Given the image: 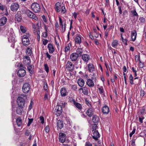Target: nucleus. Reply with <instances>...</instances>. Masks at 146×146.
<instances>
[{
  "instance_id": "c9c22d12",
  "label": "nucleus",
  "mask_w": 146,
  "mask_h": 146,
  "mask_svg": "<svg viewBox=\"0 0 146 146\" xmlns=\"http://www.w3.org/2000/svg\"><path fill=\"white\" fill-rule=\"evenodd\" d=\"M76 51L77 52V53L80 56H81L82 53V48H78L77 49Z\"/></svg>"
},
{
  "instance_id": "4c0bfd02",
  "label": "nucleus",
  "mask_w": 146,
  "mask_h": 146,
  "mask_svg": "<svg viewBox=\"0 0 146 146\" xmlns=\"http://www.w3.org/2000/svg\"><path fill=\"white\" fill-rule=\"evenodd\" d=\"M32 51L31 49L29 48H28L27 49L26 52V53L29 56H30L31 55L32 53Z\"/></svg>"
},
{
  "instance_id": "4468645a",
  "label": "nucleus",
  "mask_w": 146,
  "mask_h": 146,
  "mask_svg": "<svg viewBox=\"0 0 146 146\" xmlns=\"http://www.w3.org/2000/svg\"><path fill=\"white\" fill-rule=\"evenodd\" d=\"M61 95L62 97L65 96L67 94V92L66 89L65 88H62L60 91Z\"/></svg>"
},
{
  "instance_id": "a211bd4d",
  "label": "nucleus",
  "mask_w": 146,
  "mask_h": 146,
  "mask_svg": "<svg viewBox=\"0 0 146 146\" xmlns=\"http://www.w3.org/2000/svg\"><path fill=\"white\" fill-rule=\"evenodd\" d=\"M86 84L90 87H93L94 86V84L92 80L90 79H88L86 82Z\"/></svg>"
},
{
  "instance_id": "1a4fd4ad",
  "label": "nucleus",
  "mask_w": 146,
  "mask_h": 146,
  "mask_svg": "<svg viewBox=\"0 0 146 146\" xmlns=\"http://www.w3.org/2000/svg\"><path fill=\"white\" fill-rule=\"evenodd\" d=\"M79 56L78 54L77 53L72 54L70 56V58L72 61H76Z\"/></svg>"
},
{
  "instance_id": "a18cd8bd",
  "label": "nucleus",
  "mask_w": 146,
  "mask_h": 146,
  "mask_svg": "<svg viewBox=\"0 0 146 146\" xmlns=\"http://www.w3.org/2000/svg\"><path fill=\"white\" fill-rule=\"evenodd\" d=\"M139 19L141 23H143L145 21V18L143 17H140Z\"/></svg>"
},
{
  "instance_id": "9d476101",
  "label": "nucleus",
  "mask_w": 146,
  "mask_h": 146,
  "mask_svg": "<svg viewBox=\"0 0 146 146\" xmlns=\"http://www.w3.org/2000/svg\"><path fill=\"white\" fill-rule=\"evenodd\" d=\"M33 29L34 33L35 34L40 33V28L38 24H37L36 25H33Z\"/></svg>"
},
{
  "instance_id": "8fccbe9b",
  "label": "nucleus",
  "mask_w": 146,
  "mask_h": 146,
  "mask_svg": "<svg viewBox=\"0 0 146 146\" xmlns=\"http://www.w3.org/2000/svg\"><path fill=\"white\" fill-rule=\"evenodd\" d=\"M61 13H64L66 12L65 7L64 6H62L61 7Z\"/></svg>"
},
{
  "instance_id": "f03ea898",
  "label": "nucleus",
  "mask_w": 146,
  "mask_h": 146,
  "mask_svg": "<svg viewBox=\"0 0 146 146\" xmlns=\"http://www.w3.org/2000/svg\"><path fill=\"white\" fill-rule=\"evenodd\" d=\"M31 8L32 10L35 13L39 12L40 9L39 5L36 3H33L32 4Z\"/></svg>"
},
{
  "instance_id": "13d9d810",
  "label": "nucleus",
  "mask_w": 146,
  "mask_h": 146,
  "mask_svg": "<svg viewBox=\"0 0 146 146\" xmlns=\"http://www.w3.org/2000/svg\"><path fill=\"white\" fill-rule=\"evenodd\" d=\"M118 9L119 10V13L120 15H121L122 14V11L121 10V7L120 6H119L118 7Z\"/></svg>"
},
{
  "instance_id": "f8f14e48",
  "label": "nucleus",
  "mask_w": 146,
  "mask_h": 146,
  "mask_svg": "<svg viewBox=\"0 0 146 146\" xmlns=\"http://www.w3.org/2000/svg\"><path fill=\"white\" fill-rule=\"evenodd\" d=\"M100 137V135L98 131L97 130L94 131L93 133V135L92 138L96 140H97L98 138Z\"/></svg>"
},
{
  "instance_id": "774afa93",
  "label": "nucleus",
  "mask_w": 146,
  "mask_h": 146,
  "mask_svg": "<svg viewBox=\"0 0 146 146\" xmlns=\"http://www.w3.org/2000/svg\"><path fill=\"white\" fill-rule=\"evenodd\" d=\"M97 126L96 125H95L94 126H93V130L96 131V129H97Z\"/></svg>"
},
{
  "instance_id": "cd10ccee",
  "label": "nucleus",
  "mask_w": 146,
  "mask_h": 146,
  "mask_svg": "<svg viewBox=\"0 0 146 146\" xmlns=\"http://www.w3.org/2000/svg\"><path fill=\"white\" fill-rule=\"evenodd\" d=\"M88 70L90 72L94 71V65L92 64H89L88 65Z\"/></svg>"
},
{
  "instance_id": "c85d7f7f",
  "label": "nucleus",
  "mask_w": 146,
  "mask_h": 146,
  "mask_svg": "<svg viewBox=\"0 0 146 146\" xmlns=\"http://www.w3.org/2000/svg\"><path fill=\"white\" fill-rule=\"evenodd\" d=\"M16 122L18 126L20 127L22 123V121L20 117H19L16 119Z\"/></svg>"
},
{
  "instance_id": "39448f33",
  "label": "nucleus",
  "mask_w": 146,
  "mask_h": 146,
  "mask_svg": "<svg viewBox=\"0 0 146 146\" xmlns=\"http://www.w3.org/2000/svg\"><path fill=\"white\" fill-rule=\"evenodd\" d=\"M59 139L61 142H64L66 139V135L63 133H60L59 134Z\"/></svg>"
},
{
  "instance_id": "b1692460",
  "label": "nucleus",
  "mask_w": 146,
  "mask_h": 146,
  "mask_svg": "<svg viewBox=\"0 0 146 146\" xmlns=\"http://www.w3.org/2000/svg\"><path fill=\"white\" fill-rule=\"evenodd\" d=\"M22 42L25 46H27L29 44V41L28 38H25L22 39Z\"/></svg>"
},
{
  "instance_id": "e433bc0d",
  "label": "nucleus",
  "mask_w": 146,
  "mask_h": 146,
  "mask_svg": "<svg viewBox=\"0 0 146 146\" xmlns=\"http://www.w3.org/2000/svg\"><path fill=\"white\" fill-rule=\"evenodd\" d=\"M112 46L113 47H115L117 46L118 44V42L117 40H114L112 42Z\"/></svg>"
},
{
  "instance_id": "393cba45",
  "label": "nucleus",
  "mask_w": 146,
  "mask_h": 146,
  "mask_svg": "<svg viewBox=\"0 0 146 146\" xmlns=\"http://www.w3.org/2000/svg\"><path fill=\"white\" fill-rule=\"evenodd\" d=\"M75 42L76 43L80 44L81 42V38L79 36H77L75 39Z\"/></svg>"
},
{
  "instance_id": "680f3d73",
  "label": "nucleus",
  "mask_w": 146,
  "mask_h": 146,
  "mask_svg": "<svg viewBox=\"0 0 146 146\" xmlns=\"http://www.w3.org/2000/svg\"><path fill=\"white\" fill-rule=\"evenodd\" d=\"M46 57L48 58L49 60H50V58L51 56L48 53V52H47L46 53Z\"/></svg>"
},
{
  "instance_id": "0eeeda50",
  "label": "nucleus",
  "mask_w": 146,
  "mask_h": 146,
  "mask_svg": "<svg viewBox=\"0 0 146 146\" xmlns=\"http://www.w3.org/2000/svg\"><path fill=\"white\" fill-rule=\"evenodd\" d=\"M26 74V71L23 69H20L17 72V74L19 76L22 77L24 76Z\"/></svg>"
},
{
  "instance_id": "c756f323",
  "label": "nucleus",
  "mask_w": 146,
  "mask_h": 146,
  "mask_svg": "<svg viewBox=\"0 0 146 146\" xmlns=\"http://www.w3.org/2000/svg\"><path fill=\"white\" fill-rule=\"evenodd\" d=\"M30 73L32 74L33 73V69H34V66L32 65H29L27 67Z\"/></svg>"
},
{
  "instance_id": "4be33fe9",
  "label": "nucleus",
  "mask_w": 146,
  "mask_h": 146,
  "mask_svg": "<svg viewBox=\"0 0 146 146\" xmlns=\"http://www.w3.org/2000/svg\"><path fill=\"white\" fill-rule=\"evenodd\" d=\"M77 83L80 86L82 87L84 85L85 82L83 79L82 78H80L78 80Z\"/></svg>"
},
{
  "instance_id": "6ab92c4d",
  "label": "nucleus",
  "mask_w": 146,
  "mask_h": 146,
  "mask_svg": "<svg viewBox=\"0 0 146 146\" xmlns=\"http://www.w3.org/2000/svg\"><path fill=\"white\" fill-rule=\"evenodd\" d=\"M63 121L62 120H59L57 122V126L58 128L60 129L62 128L63 127Z\"/></svg>"
},
{
  "instance_id": "c03bdc74",
  "label": "nucleus",
  "mask_w": 146,
  "mask_h": 146,
  "mask_svg": "<svg viewBox=\"0 0 146 146\" xmlns=\"http://www.w3.org/2000/svg\"><path fill=\"white\" fill-rule=\"evenodd\" d=\"M71 89L74 91H76L77 89V86L76 85H73L71 86Z\"/></svg>"
},
{
  "instance_id": "0e129e2a",
  "label": "nucleus",
  "mask_w": 146,
  "mask_h": 146,
  "mask_svg": "<svg viewBox=\"0 0 146 146\" xmlns=\"http://www.w3.org/2000/svg\"><path fill=\"white\" fill-rule=\"evenodd\" d=\"M4 8L3 7V5L1 4V3H0V9L3 11L4 10Z\"/></svg>"
},
{
  "instance_id": "aec40b11",
  "label": "nucleus",
  "mask_w": 146,
  "mask_h": 146,
  "mask_svg": "<svg viewBox=\"0 0 146 146\" xmlns=\"http://www.w3.org/2000/svg\"><path fill=\"white\" fill-rule=\"evenodd\" d=\"M48 47L50 53H52L54 51V49L52 44L50 43L48 44Z\"/></svg>"
},
{
  "instance_id": "bf43d9fd",
  "label": "nucleus",
  "mask_w": 146,
  "mask_h": 146,
  "mask_svg": "<svg viewBox=\"0 0 146 146\" xmlns=\"http://www.w3.org/2000/svg\"><path fill=\"white\" fill-rule=\"evenodd\" d=\"M26 35H25L23 36V38H28V37L29 36V35L28 33H26Z\"/></svg>"
},
{
  "instance_id": "37998d69",
  "label": "nucleus",
  "mask_w": 146,
  "mask_h": 146,
  "mask_svg": "<svg viewBox=\"0 0 146 146\" xmlns=\"http://www.w3.org/2000/svg\"><path fill=\"white\" fill-rule=\"evenodd\" d=\"M33 121V119H29V121L27 124V125L28 126H29L31 123Z\"/></svg>"
},
{
  "instance_id": "dca6fc26",
  "label": "nucleus",
  "mask_w": 146,
  "mask_h": 146,
  "mask_svg": "<svg viewBox=\"0 0 146 146\" xmlns=\"http://www.w3.org/2000/svg\"><path fill=\"white\" fill-rule=\"evenodd\" d=\"M56 108H57L56 109L57 115V116H59L62 113V107L60 106H56Z\"/></svg>"
},
{
  "instance_id": "de8ad7c7",
  "label": "nucleus",
  "mask_w": 146,
  "mask_h": 146,
  "mask_svg": "<svg viewBox=\"0 0 146 146\" xmlns=\"http://www.w3.org/2000/svg\"><path fill=\"white\" fill-rule=\"evenodd\" d=\"M50 128L49 125H47L45 129V130L46 133H48L49 131Z\"/></svg>"
},
{
  "instance_id": "f704fd0d",
  "label": "nucleus",
  "mask_w": 146,
  "mask_h": 146,
  "mask_svg": "<svg viewBox=\"0 0 146 146\" xmlns=\"http://www.w3.org/2000/svg\"><path fill=\"white\" fill-rule=\"evenodd\" d=\"M20 29L21 31L23 33H25L26 32V28L24 26L21 25L20 26Z\"/></svg>"
},
{
  "instance_id": "3c124183",
  "label": "nucleus",
  "mask_w": 146,
  "mask_h": 146,
  "mask_svg": "<svg viewBox=\"0 0 146 146\" xmlns=\"http://www.w3.org/2000/svg\"><path fill=\"white\" fill-rule=\"evenodd\" d=\"M44 89L45 90H46L47 89V85L46 82L44 83Z\"/></svg>"
},
{
  "instance_id": "09e8293b",
  "label": "nucleus",
  "mask_w": 146,
  "mask_h": 146,
  "mask_svg": "<svg viewBox=\"0 0 146 146\" xmlns=\"http://www.w3.org/2000/svg\"><path fill=\"white\" fill-rule=\"evenodd\" d=\"M40 122L42 123L43 124L44 123V118L43 116H41L40 117Z\"/></svg>"
},
{
  "instance_id": "a878e982",
  "label": "nucleus",
  "mask_w": 146,
  "mask_h": 146,
  "mask_svg": "<svg viewBox=\"0 0 146 146\" xmlns=\"http://www.w3.org/2000/svg\"><path fill=\"white\" fill-rule=\"evenodd\" d=\"M25 59L26 60L24 61V63H26V64H29L31 62V61L30 57L27 56H25L24 57Z\"/></svg>"
},
{
  "instance_id": "423d86ee",
  "label": "nucleus",
  "mask_w": 146,
  "mask_h": 146,
  "mask_svg": "<svg viewBox=\"0 0 146 146\" xmlns=\"http://www.w3.org/2000/svg\"><path fill=\"white\" fill-rule=\"evenodd\" d=\"M19 7V5L18 3H13L11 7V9L13 11H17Z\"/></svg>"
},
{
  "instance_id": "6e6552de",
  "label": "nucleus",
  "mask_w": 146,
  "mask_h": 146,
  "mask_svg": "<svg viewBox=\"0 0 146 146\" xmlns=\"http://www.w3.org/2000/svg\"><path fill=\"white\" fill-rule=\"evenodd\" d=\"M66 68L71 71H72L74 69V66L72 63L69 61H68L66 64Z\"/></svg>"
},
{
  "instance_id": "e2e57ef3",
  "label": "nucleus",
  "mask_w": 146,
  "mask_h": 146,
  "mask_svg": "<svg viewBox=\"0 0 146 146\" xmlns=\"http://www.w3.org/2000/svg\"><path fill=\"white\" fill-rule=\"evenodd\" d=\"M86 103L89 107L91 106V104L89 103V101L88 100H86Z\"/></svg>"
},
{
  "instance_id": "ea45409f",
  "label": "nucleus",
  "mask_w": 146,
  "mask_h": 146,
  "mask_svg": "<svg viewBox=\"0 0 146 146\" xmlns=\"http://www.w3.org/2000/svg\"><path fill=\"white\" fill-rule=\"evenodd\" d=\"M133 77L131 74L129 77V79L130 81V83L131 84H133L134 83L133 82Z\"/></svg>"
},
{
  "instance_id": "603ef678",
  "label": "nucleus",
  "mask_w": 146,
  "mask_h": 146,
  "mask_svg": "<svg viewBox=\"0 0 146 146\" xmlns=\"http://www.w3.org/2000/svg\"><path fill=\"white\" fill-rule=\"evenodd\" d=\"M85 146H92V144L89 141L86 142Z\"/></svg>"
},
{
  "instance_id": "2f4dec72",
  "label": "nucleus",
  "mask_w": 146,
  "mask_h": 146,
  "mask_svg": "<svg viewBox=\"0 0 146 146\" xmlns=\"http://www.w3.org/2000/svg\"><path fill=\"white\" fill-rule=\"evenodd\" d=\"M60 5L59 3H57L56 4V7H55V9L56 11L58 12L60 11Z\"/></svg>"
},
{
  "instance_id": "49530a36",
  "label": "nucleus",
  "mask_w": 146,
  "mask_h": 146,
  "mask_svg": "<svg viewBox=\"0 0 146 146\" xmlns=\"http://www.w3.org/2000/svg\"><path fill=\"white\" fill-rule=\"evenodd\" d=\"M121 38L122 39V41L123 42V43H125V44L126 45H127V39H124L123 38V37L122 35H121Z\"/></svg>"
},
{
  "instance_id": "4d7b16f0",
  "label": "nucleus",
  "mask_w": 146,
  "mask_h": 146,
  "mask_svg": "<svg viewBox=\"0 0 146 146\" xmlns=\"http://www.w3.org/2000/svg\"><path fill=\"white\" fill-rule=\"evenodd\" d=\"M139 62L140 63L139 64V67L141 68H143L144 66L143 64L142 63L140 60L139 61Z\"/></svg>"
},
{
  "instance_id": "7c9ffc66",
  "label": "nucleus",
  "mask_w": 146,
  "mask_h": 146,
  "mask_svg": "<svg viewBox=\"0 0 146 146\" xmlns=\"http://www.w3.org/2000/svg\"><path fill=\"white\" fill-rule=\"evenodd\" d=\"M131 38L132 40L133 41H134L136 37L137 33H136L135 31H134V32H133L131 33Z\"/></svg>"
},
{
  "instance_id": "9b49d317",
  "label": "nucleus",
  "mask_w": 146,
  "mask_h": 146,
  "mask_svg": "<svg viewBox=\"0 0 146 146\" xmlns=\"http://www.w3.org/2000/svg\"><path fill=\"white\" fill-rule=\"evenodd\" d=\"M15 18L16 21L18 22L21 21L22 19V17L21 15V12L18 11L17 14L15 15Z\"/></svg>"
},
{
  "instance_id": "79ce46f5",
  "label": "nucleus",
  "mask_w": 146,
  "mask_h": 146,
  "mask_svg": "<svg viewBox=\"0 0 146 146\" xmlns=\"http://www.w3.org/2000/svg\"><path fill=\"white\" fill-rule=\"evenodd\" d=\"M59 22L60 23V24L61 26L62 27V31H63V25L62 24V20L61 18L60 17H59Z\"/></svg>"
},
{
  "instance_id": "2eb2a0df",
  "label": "nucleus",
  "mask_w": 146,
  "mask_h": 146,
  "mask_svg": "<svg viewBox=\"0 0 146 146\" xmlns=\"http://www.w3.org/2000/svg\"><path fill=\"white\" fill-rule=\"evenodd\" d=\"M7 19L6 17H3L0 19V26H2L4 25L6 23Z\"/></svg>"
},
{
  "instance_id": "f257e3e1",
  "label": "nucleus",
  "mask_w": 146,
  "mask_h": 146,
  "mask_svg": "<svg viewBox=\"0 0 146 146\" xmlns=\"http://www.w3.org/2000/svg\"><path fill=\"white\" fill-rule=\"evenodd\" d=\"M26 98L27 96L26 95L21 94L19 97L17 99V102L19 107L21 108H23L25 106V99Z\"/></svg>"
},
{
  "instance_id": "473e14b6",
  "label": "nucleus",
  "mask_w": 146,
  "mask_h": 146,
  "mask_svg": "<svg viewBox=\"0 0 146 146\" xmlns=\"http://www.w3.org/2000/svg\"><path fill=\"white\" fill-rule=\"evenodd\" d=\"M99 120V118L96 115H94L92 117V121L94 123H97Z\"/></svg>"
},
{
  "instance_id": "338daca9",
  "label": "nucleus",
  "mask_w": 146,
  "mask_h": 146,
  "mask_svg": "<svg viewBox=\"0 0 146 146\" xmlns=\"http://www.w3.org/2000/svg\"><path fill=\"white\" fill-rule=\"evenodd\" d=\"M144 117H139V122L141 123H143V120L144 119Z\"/></svg>"
},
{
  "instance_id": "a19ab883",
  "label": "nucleus",
  "mask_w": 146,
  "mask_h": 146,
  "mask_svg": "<svg viewBox=\"0 0 146 146\" xmlns=\"http://www.w3.org/2000/svg\"><path fill=\"white\" fill-rule=\"evenodd\" d=\"M44 69L47 73H48L49 71V68L47 64H44Z\"/></svg>"
},
{
  "instance_id": "72a5a7b5",
  "label": "nucleus",
  "mask_w": 146,
  "mask_h": 146,
  "mask_svg": "<svg viewBox=\"0 0 146 146\" xmlns=\"http://www.w3.org/2000/svg\"><path fill=\"white\" fill-rule=\"evenodd\" d=\"M82 93L84 94L87 95L88 94V88L86 86L83 87Z\"/></svg>"
},
{
  "instance_id": "20e7f679",
  "label": "nucleus",
  "mask_w": 146,
  "mask_h": 146,
  "mask_svg": "<svg viewBox=\"0 0 146 146\" xmlns=\"http://www.w3.org/2000/svg\"><path fill=\"white\" fill-rule=\"evenodd\" d=\"M30 85L27 83H26L23 84L22 87L23 92L25 93H27L30 90Z\"/></svg>"
},
{
  "instance_id": "f3484780",
  "label": "nucleus",
  "mask_w": 146,
  "mask_h": 146,
  "mask_svg": "<svg viewBox=\"0 0 146 146\" xmlns=\"http://www.w3.org/2000/svg\"><path fill=\"white\" fill-rule=\"evenodd\" d=\"M102 111L104 114H108L109 112L108 107L107 106H104L102 108Z\"/></svg>"
},
{
  "instance_id": "5fc2aeb1",
  "label": "nucleus",
  "mask_w": 146,
  "mask_h": 146,
  "mask_svg": "<svg viewBox=\"0 0 146 146\" xmlns=\"http://www.w3.org/2000/svg\"><path fill=\"white\" fill-rule=\"evenodd\" d=\"M48 42V40L47 39H44L43 40L42 44L44 45H45Z\"/></svg>"
},
{
  "instance_id": "ddd939ff",
  "label": "nucleus",
  "mask_w": 146,
  "mask_h": 146,
  "mask_svg": "<svg viewBox=\"0 0 146 146\" xmlns=\"http://www.w3.org/2000/svg\"><path fill=\"white\" fill-rule=\"evenodd\" d=\"M86 113L88 116L90 117L94 114V110L92 108H90L87 110Z\"/></svg>"
},
{
  "instance_id": "bb28decb",
  "label": "nucleus",
  "mask_w": 146,
  "mask_h": 146,
  "mask_svg": "<svg viewBox=\"0 0 146 146\" xmlns=\"http://www.w3.org/2000/svg\"><path fill=\"white\" fill-rule=\"evenodd\" d=\"M23 108L18 106L17 108L16 113L19 115H21L22 114Z\"/></svg>"
},
{
  "instance_id": "412c9836",
  "label": "nucleus",
  "mask_w": 146,
  "mask_h": 146,
  "mask_svg": "<svg viewBox=\"0 0 146 146\" xmlns=\"http://www.w3.org/2000/svg\"><path fill=\"white\" fill-rule=\"evenodd\" d=\"M90 58V56L88 54H84L82 55V58L85 62L88 61Z\"/></svg>"
},
{
  "instance_id": "052dcab7",
  "label": "nucleus",
  "mask_w": 146,
  "mask_h": 146,
  "mask_svg": "<svg viewBox=\"0 0 146 146\" xmlns=\"http://www.w3.org/2000/svg\"><path fill=\"white\" fill-rule=\"evenodd\" d=\"M135 58L136 60H137V61L139 60L140 61V56H137V55H136L135 56Z\"/></svg>"
},
{
  "instance_id": "864d4df0",
  "label": "nucleus",
  "mask_w": 146,
  "mask_h": 146,
  "mask_svg": "<svg viewBox=\"0 0 146 146\" xmlns=\"http://www.w3.org/2000/svg\"><path fill=\"white\" fill-rule=\"evenodd\" d=\"M98 89L99 90V93L100 94H102L103 92V90L102 87H101L98 88Z\"/></svg>"
},
{
  "instance_id": "58836bf2",
  "label": "nucleus",
  "mask_w": 146,
  "mask_h": 146,
  "mask_svg": "<svg viewBox=\"0 0 146 146\" xmlns=\"http://www.w3.org/2000/svg\"><path fill=\"white\" fill-rule=\"evenodd\" d=\"M131 13L133 15V16H136L137 17V19L138 18V15L135 9L133 11H131Z\"/></svg>"
},
{
  "instance_id": "69168bd1",
  "label": "nucleus",
  "mask_w": 146,
  "mask_h": 146,
  "mask_svg": "<svg viewBox=\"0 0 146 146\" xmlns=\"http://www.w3.org/2000/svg\"><path fill=\"white\" fill-rule=\"evenodd\" d=\"M43 36L44 37H46L47 36V33L46 32H45L43 33Z\"/></svg>"
},
{
  "instance_id": "5701e85b",
  "label": "nucleus",
  "mask_w": 146,
  "mask_h": 146,
  "mask_svg": "<svg viewBox=\"0 0 146 146\" xmlns=\"http://www.w3.org/2000/svg\"><path fill=\"white\" fill-rule=\"evenodd\" d=\"M72 102L75 106L78 109L81 110L82 109V107L81 104L76 102L74 100H73Z\"/></svg>"
},
{
  "instance_id": "6e6d98bb",
  "label": "nucleus",
  "mask_w": 146,
  "mask_h": 146,
  "mask_svg": "<svg viewBox=\"0 0 146 146\" xmlns=\"http://www.w3.org/2000/svg\"><path fill=\"white\" fill-rule=\"evenodd\" d=\"M144 91L143 90H141L140 96L141 97H143L144 96Z\"/></svg>"
},
{
  "instance_id": "7ed1b4c3",
  "label": "nucleus",
  "mask_w": 146,
  "mask_h": 146,
  "mask_svg": "<svg viewBox=\"0 0 146 146\" xmlns=\"http://www.w3.org/2000/svg\"><path fill=\"white\" fill-rule=\"evenodd\" d=\"M26 13L27 16L30 18L36 20L38 19L37 17L32 11L28 10L26 11Z\"/></svg>"
}]
</instances>
